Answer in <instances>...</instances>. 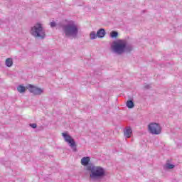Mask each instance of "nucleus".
I'll return each mask as SVG.
<instances>
[{
	"label": "nucleus",
	"mask_w": 182,
	"mask_h": 182,
	"mask_svg": "<svg viewBox=\"0 0 182 182\" xmlns=\"http://www.w3.org/2000/svg\"><path fill=\"white\" fill-rule=\"evenodd\" d=\"M127 107H128V109H133V107H134V102L132 100H128L127 102Z\"/></svg>",
	"instance_id": "ddd939ff"
},
{
	"label": "nucleus",
	"mask_w": 182,
	"mask_h": 182,
	"mask_svg": "<svg viewBox=\"0 0 182 182\" xmlns=\"http://www.w3.org/2000/svg\"><path fill=\"white\" fill-rule=\"evenodd\" d=\"M148 129L151 134H160L161 133V127L156 122L150 123L148 125Z\"/></svg>",
	"instance_id": "423d86ee"
},
{
	"label": "nucleus",
	"mask_w": 182,
	"mask_h": 182,
	"mask_svg": "<svg viewBox=\"0 0 182 182\" xmlns=\"http://www.w3.org/2000/svg\"><path fill=\"white\" fill-rule=\"evenodd\" d=\"M30 33L33 38H38V39H44L46 38V32L41 23H37L31 28Z\"/></svg>",
	"instance_id": "20e7f679"
},
{
	"label": "nucleus",
	"mask_w": 182,
	"mask_h": 182,
	"mask_svg": "<svg viewBox=\"0 0 182 182\" xmlns=\"http://www.w3.org/2000/svg\"><path fill=\"white\" fill-rule=\"evenodd\" d=\"M124 134L126 137V139H130L132 137V134H133V132L132 131V128L130 127H127L124 130Z\"/></svg>",
	"instance_id": "6e6552de"
},
{
	"label": "nucleus",
	"mask_w": 182,
	"mask_h": 182,
	"mask_svg": "<svg viewBox=\"0 0 182 182\" xmlns=\"http://www.w3.org/2000/svg\"><path fill=\"white\" fill-rule=\"evenodd\" d=\"M17 90L19 93H25L26 91V88L22 85H18L17 87Z\"/></svg>",
	"instance_id": "f8f14e48"
},
{
	"label": "nucleus",
	"mask_w": 182,
	"mask_h": 182,
	"mask_svg": "<svg viewBox=\"0 0 182 182\" xmlns=\"http://www.w3.org/2000/svg\"><path fill=\"white\" fill-rule=\"evenodd\" d=\"M30 126L32 127V129H36L37 127L36 124H31Z\"/></svg>",
	"instance_id": "a211bd4d"
},
{
	"label": "nucleus",
	"mask_w": 182,
	"mask_h": 182,
	"mask_svg": "<svg viewBox=\"0 0 182 182\" xmlns=\"http://www.w3.org/2000/svg\"><path fill=\"white\" fill-rule=\"evenodd\" d=\"M27 89L29 90L30 93H33V95H35L36 96H38L40 95H42V93H43V90L41 88L35 87L32 85H28L27 86Z\"/></svg>",
	"instance_id": "0eeeda50"
},
{
	"label": "nucleus",
	"mask_w": 182,
	"mask_h": 182,
	"mask_svg": "<svg viewBox=\"0 0 182 182\" xmlns=\"http://www.w3.org/2000/svg\"><path fill=\"white\" fill-rule=\"evenodd\" d=\"M112 50L117 55H123V53H130L133 50V46L127 44L125 40H118L114 41L112 46Z\"/></svg>",
	"instance_id": "f03ea898"
},
{
	"label": "nucleus",
	"mask_w": 182,
	"mask_h": 182,
	"mask_svg": "<svg viewBox=\"0 0 182 182\" xmlns=\"http://www.w3.org/2000/svg\"><path fill=\"white\" fill-rule=\"evenodd\" d=\"M63 34L65 38H77L79 27L74 21H68L66 24L61 26Z\"/></svg>",
	"instance_id": "f257e3e1"
},
{
	"label": "nucleus",
	"mask_w": 182,
	"mask_h": 182,
	"mask_svg": "<svg viewBox=\"0 0 182 182\" xmlns=\"http://www.w3.org/2000/svg\"><path fill=\"white\" fill-rule=\"evenodd\" d=\"M12 65H14V60H12V58H7L6 60V65L7 66V68H11Z\"/></svg>",
	"instance_id": "9b49d317"
},
{
	"label": "nucleus",
	"mask_w": 182,
	"mask_h": 182,
	"mask_svg": "<svg viewBox=\"0 0 182 182\" xmlns=\"http://www.w3.org/2000/svg\"><path fill=\"white\" fill-rule=\"evenodd\" d=\"M89 161H90V158L89 156L83 157L81 159L82 166H87L89 164Z\"/></svg>",
	"instance_id": "9d476101"
},
{
	"label": "nucleus",
	"mask_w": 182,
	"mask_h": 182,
	"mask_svg": "<svg viewBox=\"0 0 182 182\" xmlns=\"http://www.w3.org/2000/svg\"><path fill=\"white\" fill-rule=\"evenodd\" d=\"M87 170L90 171V177L92 180L102 178L105 176V168H102V166L90 165L87 167Z\"/></svg>",
	"instance_id": "7ed1b4c3"
},
{
	"label": "nucleus",
	"mask_w": 182,
	"mask_h": 182,
	"mask_svg": "<svg viewBox=\"0 0 182 182\" xmlns=\"http://www.w3.org/2000/svg\"><path fill=\"white\" fill-rule=\"evenodd\" d=\"M166 168H168L169 170H171V168H174V165L171 164H166Z\"/></svg>",
	"instance_id": "dca6fc26"
},
{
	"label": "nucleus",
	"mask_w": 182,
	"mask_h": 182,
	"mask_svg": "<svg viewBox=\"0 0 182 182\" xmlns=\"http://www.w3.org/2000/svg\"><path fill=\"white\" fill-rule=\"evenodd\" d=\"M144 89H150V85H145Z\"/></svg>",
	"instance_id": "6ab92c4d"
},
{
	"label": "nucleus",
	"mask_w": 182,
	"mask_h": 182,
	"mask_svg": "<svg viewBox=\"0 0 182 182\" xmlns=\"http://www.w3.org/2000/svg\"><path fill=\"white\" fill-rule=\"evenodd\" d=\"M105 35H106V31L104 28H100L97 32V36L98 38H105Z\"/></svg>",
	"instance_id": "1a4fd4ad"
},
{
	"label": "nucleus",
	"mask_w": 182,
	"mask_h": 182,
	"mask_svg": "<svg viewBox=\"0 0 182 182\" xmlns=\"http://www.w3.org/2000/svg\"><path fill=\"white\" fill-rule=\"evenodd\" d=\"M50 26L51 28H55V26H56V22H55V21L50 22Z\"/></svg>",
	"instance_id": "f3484780"
},
{
	"label": "nucleus",
	"mask_w": 182,
	"mask_h": 182,
	"mask_svg": "<svg viewBox=\"0 0 182 182\" xmlns=\"http://www.w3.org/2000/svg\"><path fill=\"white\" fill-rule=\"evenodd\" d=\"M62 136L66 143H68L70 147L72 149L73 151L76 152L77 151V148H76V142L73 137L66 132H63Z\"/></svg>",
	"instance_id": "39448f33"
},
{
	"label": "nucleus",
	"mask_w": 182,
	"mask_h": 182,
	"mask_svg": "<svg viewBox=\"0 0 182 182\" xmlns=\"http://www.w3.org/2000/svg\"><path fill=\"white\" fill-rule=\"evenodd\" d=\"M90 38L91 40L96 39L97 38V34H96V32L92 31L90 34Z\"/></svg>",
	"instance_id": "4468645a"
},
{
	"label": "nucleus",
	"mask_w": 182,
	"mask_h": 182,
	"mask_svg": "<svg viewBox=\"0 0 182 182\" xmlns=\"http://www.w3.org/2000/svg\"><path fill=\"white\" fill-rule=\"evenodd\" d=\"M109 36L111 38H117V36H119V33H117V31H112Z\"/></svg>",
	"instance_id": "2eb2a0df"
}]
</instances>
